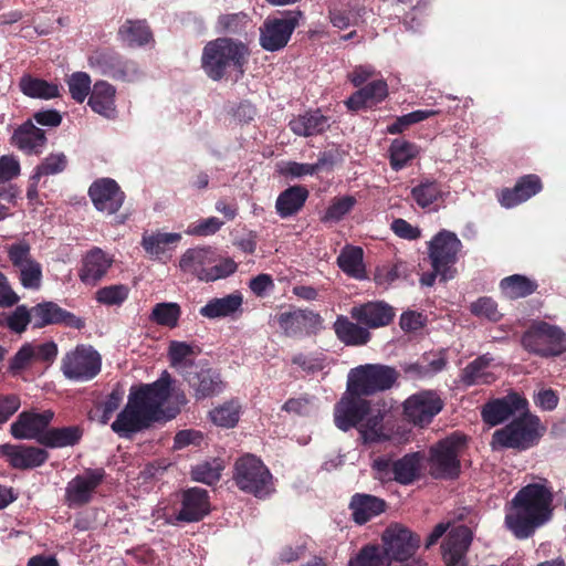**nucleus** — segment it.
<instances>
[{
  "label": "nucleus",
  "instance_id": "35",
  "mask_svg": "<svg viewBox=\"0 0 566 566\" xmlns=\"http://www.w3.org/2000/svg\"><path fill=\"white\" fill-rule=\"evenodd\" d=\"M308 191L303 186H292L281 192L275 202L276 212L281 218L297 213L304 206Z\"/></svg>",
  "mask_w": 566,
  "mask_h": 566
},
{
  "label": "nucleus",
  "instance_id": "5",
  "mask_svg": "<svg viewBox=\"0 0 566 566\" xmlns=\"http://www.w3.org/2000/svg\"><path fill=\"white\" fill-rule=\"evenodd\" d=\"M233 480L240 490L256 497H265L274 490L269 469L259 458L249 453L235 461Z\"/></svg>",
  "mask_w": 566,
  "mask_h": 566
},
{
  "label": "nucleus",
  "instance_id": "1",
  "mask_svg": "<svg viewBox=\"0 0 566 566\" xmlns=\"http://www.w3.org/2000/svg\"><path fill=\"white\" fill-rule=\"evenodd\" d=\"M187 402L184 391L172 390L171 377L164 371L153 384L130 389L127 403L112 423V430L127 438L155 421L175 418Z\"/></svg>",
  "mask_w": 566,
  "mask_h": 566
},
{
  "label": "nucleus",
  "instance_id": "8",
  "mask_svg": "<svg viewBox=\"0 0 566 566\" xmlns=\"http://www.w3.org/2000/svg\"><path fill=\"white\" fill-rule=\"evenodd\" d=\"M538 429V418L523 411L516 420L493 433L492 447L527 449L539 437Z\"/></svg>",
  "mask_w": 566,
  "mask_h": 566
},
{
  "label": "nucleus",
  "instance_id": "44",
  "mask_svg": "<svg viewBox=\"0 0 566 566\" xmlns=\"http://www.w3.org/2000/svg\"><path fill=\"white\" fill-rule=\"evenodd\" d=\"M242 406L238 399H231L213 408L209 412L211 421L222 428H233L237 426Z\"/></svg>",
  "mask_w": 566,
  "mask_h": 566
},
{
  "label": "nucleus",
  "instance_id": "28",
  "mask_svg": "<svg viewBox=\"0 0 566 566\" xmlns=\"http://www.w3.org/2000/svg\"><path fill=\"white\" fill-rule=\"evenodd\" d=\"M0 449L8 458L10 464L17 469L35 468L48 459V452L36 447L3 444Z\"/></svg>",
  "mask_w": 566,
  "mask_h": 566
},
{
  "label": "nucleus",
  "instance_id": "63",
  "mask_svg": "<svg viewBox=\"0 0 566 566\" xmlns=\"http://www.w3.org/2000/svg\"><path fill=\"white\" fill-rule=\"evenodd\" d=\"M471 312L476 316L486 317L490 321H499L501 317L496 303L489 297H481L470 306Z\"/></svg>",
  "mask_w": 566,
  "mask_h": 566
},
{
  "label": "nucleus",
  "instance_id": "37",
  "mask_svg": "<svg viewBox=\"0 0 566 566\" xmlns=\"http://www.w3.org/2000/svg\"><path fill=\"white\" fill-rule=\"evenodd\" d=\"M122 42L130 48L143 46L153 40L146 20H126L118 30Z\"/></svg>",
  "mask_w": 566,
  "mask_h": 566
},
{
  "label": "nucleus",
  "instance_id": "27",
  "mask_svg": "<svg viewBox=\"0 0 566 566\" xmlns=\"http://www.w3.org/2000/svg\"><path fill=\"white\" fill-rule=\"evenodd\" d=\"M216 261V254L210 247H197L188 249L179 260V266L185 273L195 275L198 280L205 281L208 269Z\"/></svg>",
  "mask_w": 566,
  "mask_h": 566
},
{
  "label": "nucleus",
  "instance_id": "21",
  "mask_svg": "<svg viewBox=\"0 0 566 566\" xmlns=\"http://www.w3.org/2000/svg\"><path fill=\"white\" fill-rule=\"evenodd\" d=\"M53 418V412L46 410L42 413L22 412L18 419L11 424V434L15 439H35L45 433V429Z\"/></svg>",
  "mask_w": 566,
  "mask_h": 566
},
{
  "label": "nucleus",
  "instance_id": "26",
  "mask_svg": "<svg viewBox=\"0 0 566 566\" xmlns=\"http://www.w3.org/2000/svg\"><path fill=\"white\" fill-rule=\"evenodd\" d=\"M542 190V181L536 175H526L517 180L515 186L502 189L499 193V201L504 208H513Z\"/></svg>",
  "mask_w": 566,
  "mask_h": 566
},
{
  "label": "nucleus",
  "instance_id": "20",
  "mask_svg": "<svg viewBox=\"0 0 566 566\" xmlns=\"http://www.w3.org/2000/svg\"><path fill=\"white\" fill-rule=\"evenodd\" d=\"M526 406V400L518 395H507L486 403L482 409V418L490 426H496L512 416L523 413Z\"/></svg>",
  "mask_w": 566,
  "mask_h": 566
},
{
  "label": "nucleus",
  "instance_id": "59",
  "mask_svg": "<svg viewBox=\"0 0 566 566\" xmlns=\"http://www.w3.org/2000/svg\"><path fill=\"white\" fill-rule=\"evenodd\" d=\"M237 263L230 258L216 259L213 263L209 265L206 282H213L220 279H224L237 271Z\"/></svg>",
  "mask_w": 566,
  "mask_h": 566
},
{
  "label": "nucleus",
  "instance_id": "57",
  "mask_svg": "<svg viewBox=\"0 0 566 566\" xmlns=\"http://www.w3.org/2000/svg\"><path fill=\"white\" fill-rule=\"evenodd\" d=\"M221 470L222 467L220 463L217 460H213L212 462H203L193 467L191 470V476L195 481L213 484L219 481Z\"/></svg>",
  "mask_w": 566,
  "mask_h": 566
},
{
  "label": "nucleus",
  "instance_id": "18",
  "mask_svg": "<svg viewBox=\"0 0 566 566\" xmlns=\"http://www.w3.org/2000/svg\"><path fill=\"white\" fill-rule=\"evenodd\" d=\"M472 532L464 525L450 530L442 544V557L447 566H467V552L472 542Z\"/></svg>",
  "mask_w": 566,
  "mask_h": 566
},
{
  "label": "nucleus",
  "instance_id": "6",
  "mask_svg": "<svg viewBox=\"0 0 566 566\" xmlns=\"http://www.w3.org/2000/svg\"><path fill=\"white\" fill-rule=\"evenodd\" d=\"M465 447V437L452 433L430 449L429 472L436 479H453L460 473V454Z\"/></svg>",
  "mask_w": 566,
  "mask_h": 566
},
{
  "label": "nucleus",
  "instance_id": "22",
  "mask_svg": "<svg viewBox=\"0 0 566 566\" xmlns=\"http://www.w3.org/2000/svg\"><path fill=\"white\" fill-rule=\"evenodd\" d=\"M31 316L34 327L39 328L45 325L59 323H63L77 329L84 326L83 319L62 310L59 305L52 302H45L32 307Z\"/></svg>",
  "mask_w": 566,
  "mask_h": 566
},
{
  "label": "nucleus",
  "instance_id": "47",
  "mask_svg": "<svg viewBox=\"0 0 566 566\" xmlns=\"http://www.w3.org/2000/svg\"><path fill=\"white\" fill-rule=\"evenodd\" d=\"M489 359L484 356L470 363L462 371V382L467 386L490 384L494 380L493 374L486 370Z\"/></svg>",
  "mask_w": 566,
  "mask_h": 566
},
{
  "label": "nucleus",
  "instance_id": "54",
  "mask_svg": "<svg viewBox=\"0 0 566 566\" xmlns=\"http://www.w3.org/2000/svg\"><path fill=\"white\" fill-rule=\"evenodd\" d=\"M67 164L64 154H51L35 168L33 179L40 180L43 176H51L62 172Z\"/></svg>",
  "mask_w": 566,
  "mask_h": 566
},
{
  "label": "nucleus",
  "instance_id": "40",
  "mask_svg": "<svg viewBox=\"0 0 566 566\" xmlns=\"http://www.w3.org/2000/svg\"><path fill=\"white\" fill-rule=\"evenodd\" d=\"M21 92L31 98L51 99L59 96V86L42 78L24 74L19 81Z\"/></svg>",
  "mask_w": 566,
  "mask_h": 566
},
{
  "label": "nucleus",
  "instance_id": "53",
  "mask_svg": "<svg viewBox=\"0 0 566 566\" xmlns=\"http://www.w3.org/2000/svg\"><path fill=\"white\" fill-rule=\"evenodd\" d=\"M124 398V390L119 387L114 388L106 399L96 406L95 412L102 424H106L113 413L119 408Z\"/></svg>",
  "mask_w": 566,
  "mask_h": 566
},
{
  "label": "nucleus",
  "instance_id": "25",
  "mask_svg": "<svg viewBox=\"0 0 566 566\" xmlns=\"http://www.w3.org/2000/svg\"><path fill=\"white\" fill-rule=\"evenodd\" d=\"M210 511L208 492L200 488H192L184 491L181 497V509L177 515V521L198 522Z\"/></svg>",
  "mask_w": 566,
  "mask_h": 566
},
{
  "label": "nucleus",
  "instance_id": "23",
  "mask_svg": "<svg viewBox=\"0 0 566 566\" xmlns=\"http://www.w3.org/2000/svg\"><path fill=\"white\" fill-rule=\"evenodd\" d=\"M112 264V256L94 248L83 256L78 277L84 284L94 286L106 275Z\"/></svg>",
  "mask_w": 566,
  "mask_h": 566
},
{
  "label": "nucleus",
  "instance_id": "33",
  "mask_svg": "<svg viewBox=\"0 0 566 566\" xmlns=\"http://www.w3.org/2000/svg\"><path fill=\"white\" fill-rule=\"evenodd\" d=\"M349 507L352 510L354 521L358 524H364L370 518L382 513L386 504L382 500L376 496L356 494L352 497Z\"/></svg>",
  "mask_w": 566,
  "mask_h": 566
},
{
  "label": "nucleus",
  "instance_id": "19",
  "mask_svg": "<svg viewBox=\"0 0 566 566\" xmlns=\"http://www.w3.org/2000/svg\"><path fill=\"white\" fill-rule=\"evenodd\" d=\"M280 327L287 336L316 333L322 328L323 318L312 311L296 310L279 315Z\"/></svg>",
  "mask_w": 566,
  "mask_h": 566
},
{
  "label": "nucleus",
  "instance_id": "13",
  "mask_svg": "<svg viewBox=\"0 0 566 566\" xmlns=\"http://www.w3.org/2000/svg\"><path fill=\"white\" fill-rule=\"evenodd\" d=\"M302 12L296 11L289 18L265 20L260 28L261 46L269 52L283 49L297 27Z\"/></svg>",
  "mask_w": 566,
  "mask_h": 566
},
{
  "label": "nucleus",
  "instance_id": "12",
  "mask_svg": "<svg viewBox=\"0 0 566 566\" xmlns=\"http://www.w3.org/2000/svg\"><path fill=\"white\" fill-rule=\"evenodd\" d=\"M105 478L103 469H88L74 476L65 488V503L69 507H78L92 501L96 489Z\"/></svg>",
  "mask_w": 566,
  "mask_h": 566
},
{
  "label": "nucleus",
  "instance_id": "38",
  "mask_svg": "<svg viewBox=\"0 0 566 566\" xmlns=\"http://www.w3.org/2000/svg\"><path fill=\"white\" fill-rule=\"evenodd\" d=\"M241 294L233 293L224 297L212 298L200 308V315L207 318H219L234 314L242 306Z\"/></svg>",
  "mask_w": 566,
  "mask_h": 566
},
{
  "label": "nucleus",
  "instance_id": "64",
  "mask_svg": "<svg viewBox=\"0 0 566 566\" xmlns=\"http://www.w3.org/2000/svg\"><path fill=\"white\" fill-rule=\"evenodd\" d=\"M380 564L379 549L376 546H365L353 557L348 566H378Z\"/></svg>",
  "mask_w": 566,
  "mask_h": 566
},
{
  "label": "nucleus",
  "instance_id": "34",
  "mask_svg": "<svg viewBox=\"0 0 566 566\" xmlns=\"http://www.w3.org/2000/svg\"><path fill=\"white\" fill-rule=\"evenodd\" d=\"M385 412L380 409H375L373 405L369 406L368 412L360 421L357 429L365 442H378L389 438L384 427Z\"/></svg>",
  "mask_w": 566,
  "mask_h": 566
},
{
  "label": "nucleus",
  "instance_id": "56",
  "mask_svg": "<svg viewBox=\"0 0 566 566\" xmlns=\"http://www.w3.org/2000/svg\"><path fill=\"white\" fill-rule=\"evenodd\" d=\"M129 289L124 284L109 285L96 292V301L108 305H120L128 297Z\"/></svg>",
  "mask_w": 566,
  "mask_h": 566
},
{
  "label": "nucleus",
  "instance_id": "52",
  "mask_svg": "<svg viewBox=\"0 0 566 566\" xmlns=\"http://www.w3.org/2000/svg\"><path fill=\"white\" fill-rule=\"evenodd\" d=\"M356 198L353 196H343L334 198L327 207L323 222H338L342 220L356 205Z\"/></svg>",
  "mask_w": 566,
  "mask_h": 566
},
{
  "label": "nucleus",
  "instance_id": "32",
  "mask_svg": "<svg viewBox=\"0 0 566 566\" xmlns=\"http://www.w3.org/2000/svg\"><path fill=\"white\" fill-rule=\"evenodd\" d=\"M291 130L302 137L318 135L329 127V120L318 111L307 112L290 120Z\"/></svg>",
  "mask_w": 566,
  "mask_h": 566
},
{
  "label": "nucleus",
  "instance_id": "31",
  "mask_svg": "<svg viewBox=\"0 0 566 566\" xmlns=\"http://www.w3.org/2000/svg\"><path fill=\"white\" fill-rule=\"evenodd\" d=\"M115 87L105 81H98L92 88L88 98L91 108L107 118H114L116 115Z\"/></svg>",
  "mask_w": 566,
  "mask_h": 566
},
{
  "label": "nucleus",
  "instance_id": "29",
  "mask_svg": "<svg viewBox=\"0 0 566 566\" xmlns=\"http://www.w3.org/2000/svg\"><path fill=\"white\" fill-rule=\"evenodd\" d=\"M45 142L44 132L30 122L19 126L12 136L13 145L28 155L40 154Z\"/></svg>",
  "mask_w": 566,
  "mask_h": 566
},
{
  "label": "nucleus",
  "instance_id": "10",
  "mask_svg": "<svg viewBox=\"0 0 566 566\" xmlns=\"http://www.w3.org/2000/svg\"><path fill=\"white\" fill-rule=\"evenodd\" d=\"M461 249L460 239L448 230L438 232L429 242L428 250L432 269L440 273L442 280L451 277L449 275L450 266L457 262Z\"/></svg>",
  "mask_w": 566,
  "mask_h": 566
},
{
  "label": "nucleus",
  "instance_id": "43",
  "mask_svg": "<svg viewBox=\"0 0 566 566\" xmlns=\"http://www.w3.org/2000/svg\"><path fill=\"white\" fill-rule=\"evenodd\" d=\"M337 264L347 275L361 280L365 277L363 250L358 247H346L337 258Z\"/></svg>",
  "mask_w": 566,
  "mask_h": 566
},
{
  "label": "nucleus",
  "instance_id": "36",
  "mask_svg": "<svg viewBox=\"0 0 566 566\" xmlns=\"http://www.w3.org/2000/svg\"><path fill=\"white\" fill-rule=\"evenodd\" d=\"M334 331L337 338L347 346H361L369 342L370 333L367 328L339 316L334 323Z\"/></svg>",
  "mask_w": 566,
  "mask_h": 566
},
{
  "label": "nucleus",
  "instance_id": "9",
  "mask_svg": "<svg viewBox=\"0 0 566 566\" xmlns=\"http://www.w3.org/2000/svg\"><path fill=\"white\" fill-rule=\"evenodd\" d=\"M102 367L101 355L92 346L78 345L67 352L61 360V371L73 381H87L98 375Z\"/></svg>",
  "mask_w": 566,
  "mask_h": 566
},
{
  "label": "nucleus",
  "instance_id": "11",
  "mask_svg": "<svg viewBox=\"0 0 566 566\" xmlns=\"http://www.w3.org/2000/svg\"><path fill=\"white\" fill-rule=\"evenodd\" d=\"M403 416L415 426L424 427L441 412L444 401L436 390H421L403 401Z\"/></svg>",
  "mask_w": 566,
  "mask_h": 566
},
{
  "label": "nucleus",
  "instance_id": "48",
  "mask_svg": "<svg viewBox=\"0 0 566 566\" xmlns=\"http://www.w3.org/2000/svg\"><path fill=\"white\" fill-rule=\"evenodd\" d=\"M390 165L394 170H400L419 155V148L409 142L395 139L390 145Z\"/></svg>",
  "mask_w": 566,
  "mask_h": 566
},
{
  "label": "nucleus",
  "instance_id": "50",
  "mask_svg": "<svg viewBox=\"0 0 566 566\" xmlns=\"http://www.w3.org/2000/svg\"><path fill=\"white\" fill-rule=\"evenodd\" d=\"M181 315L179 304L175 302L158 303L153 307L149 319L158 325L174 328Z\"/></svg>",
  "mask_w": 566,
  "mask_h": 566
},
{
  "label": "nucleus",
  "instance_id": "7",
  "mask_svg": "<svg viewBox=\"0 0 566 566\" xmlns=\"http://www.w3.org/2000/svg\"><path fill=\"white\" fill-rule=\"evenodd\" d=\"M522 346L541 357L559 356L566 352V334L555 325L538 322L523 334Z\"/></svg>",
  "mask_w": 566,
  "mask_h": 566
},
{
  "label": "nucleus",
  "instance_id": "45",
  "mask_svg": "<svg viewBox=\"0 0 566 566\" xmlns=\"http://www.w3.org/2000/svg\"><path fill=\"white\" fill-rule=\"evenodd\" d=\"M500 286L505 297L515 300L535 292L537 284L526 276L514 274L503 279Z\"/></svg>",
  "mask_w": 566,
  "mask_h": 566
},
{
  "label": "nucleus",
  "instance_id": "15",
  "mask_svg": "<svg viewBox=\"0 0 566 566\" xmlns=\"http://www.w3.org/2000/svg\"><path fill=\"white\" fill-rule=\"evenodd\" d=\"M382 541L387 558L400 562L412 556L420 544L419 537L398 524L387 527L382 534Z\"/></svg>",
  "mask_w": 566,
  "mask_h": 566
},
{
  "label": "nucleus",
  "instance_id": "2",
  "mask_svg": "<svg viewBox=\"0 0 566 566\" xmlns=\"http://www.w3.org/2000/svg\"><path fill=\"white\" fill-rule=\"evenodd\" d=\"M554 494L546 480L523 486L505 509V526L518 539L531 537L553 517Z\"/></svg>",
  "mask_w": 566,
  "mask_h": 566
},
{
  "label": "nucleus",
  "instance_id": "39",
  "mask_svg": "<svg viewBox=\"0 0 566 566\" xmlns=\"http://www.w3.org/2000/svg\"><path fill=\"white\" fill-rule=\"evenodd\" d=\"M168 356L170 366L178 370L184 377L186 373L195 369L193 358L196 356L195 347L185 342L172 340L169 344Z\"/></svg>",
  "mask_w": 566,
  "mask_h": 566
},
{
  "label": "nucleus",
  "instance_id": "17",
  "mask_svg": "<svg viewBox=\"0 0 566 566\" xmlns=\"http://www.w3.org/2000/svg\"><path fill=\"white\" fill-rule=\"evenodd\" d=\"M88 195L94 207L107 214L117 212L125 200V195L117 182L109 178L94 181L88 189Z\"/></svg>",
  "mask_w": 566,
  "mask_h": 566
},
{
  "label": "nucleus",
  "instance_id": "16",
  "mask_svg": "<svg viewBox=\"0 0 566 566\" xmlns=\"http://www.w3.org/2000/svg\"><path fill=\"white\" fill-rule=\"evenodd\" d=\"M184 378L197 400L220 395L226 388L220 373L207 366L196 365Z\"/></svg>",
  "mask_w": 566,
  "mask_h": 566
},
{
  "label": "nucleus",
  "instance_id": "60",
  "mask_svg": "<svg viewBox=\"0 0 566 566\" xmlns=\"http://www.w3.org/2000/svg\"><path fill=\"white\" fill-rule=\"evenodd\" d=\"M249 22V17L243 12L223 14L218 19L220 30L229 33L242 31Z\"/></svg>",
  "mask_w": 566,
  "mask_h": 566
},
{
  "label": "nucleus",
  "instance_id": "58",
  "mask_svg": "<svg viewBox=\"0 0 566 566\" xmlns=\"http://www.w3.org/2000/svg\"><path fill=\"white\" fill-rule=\"evenodd\" d=\"M438 114L437 111L433 109H419L411 112L409 114L402 115L398 117L395 123H392L390 126L387 127V132L389 134H400L402 133L408 126L422 122L433 115Z\"/></svg>",
  "mask_w": 566,
  "mask_h": 566
},
{
  "label": "nucleus",
  "instance_id": "3",
  "mask_svg": "<svg viewBox=\"0 0 566 566\" xmlns=\"http://www.w3.org/2000/svg\"><path fill=\"white\" fill-rule=\"evenodd\" d=\"M249 54L248 46L242 42L219 38L205 45L201 57L202 69L213 81L224 77L238 81L244 74Z\"/></svg>",
  "mask_w": 566,
  "mask_h": 566
},
{
  "label": "nucleus",
  "instance_id": "14",
  "mask_svg": "<svg viewBox=\"0 0 566 566\" xmlns=\"http://www.w3.org/2000/svg\"><path fill=\"white\" fill-rule=\"evenodd\" d=\"M363 395H356L346 388V392L335 405L334 421L338 429L347 431L357 428L366 412L369 410L370 401Z\"/></svg>",
  "mask_w": 566,
  "mask_h": 566
},
{
  "label": "nucleus",
  "instance_id": "4",
  "mask_svg": "<svg viewBox=\"0 0 566 566\" xmlns=\"http://www.w3.org/2000/svg\"><path fill=\"white\" fill-rule=\"evenodd\" d=\"M399 377L398 370L382 364H365L352 368L347 376V388L356 395L371 396L389 390Z\"/></svg>",
  "mask_w": 566,
  "mask_h": 566
},
{
  "label": "nucleus",
  "instance_id": "61",
  "mask_svg": "<svg viewBox=\"0 0 566 566\" xmlns=\"http://www.w3.org/2000/svg\"><path fill=\"white\" fill-rule=\"evenodd\" d=\"M277 171L285 177L302 178L315 175V167H313V164L283 161L277 165Z\"/></svg>",
  "mask_w": 566,
  "mask_h": 566
},
{
  "label": "nucleus",
  "instance_id": "55",
  "mask_svg": "<svg viewBox=\"0 0 566 566\" xmlns=\"http://www.w3.org/2000/svg\"><path fill=\"white\" fill-rule=\"evenodd\" d=\"M91 77L85 72H75L67 80V86L72 98L83 103L91 91Z\"/></svg>",
  "mask_w": 566,
  "mask_h": 566
},
{
  "label": "nucleus",
  "instance_id": "30",
  "mask_svg": "<svg viewBox=\"0 0 566 566\" xmlns=\"http://www.w3.org/2000/svg\"><path fill=\"white\" fill-rule=\"evenodd\" d=\"M388 96V85L384 80H377L355 92L347 101L349 109L358 111L371 107Z\"/></svg>",
  "mask_w": 566,
  "mask_h": 566
},
{
  "label": "nucleus",
  "instance_id": "42",
  "mask_svg": "<svg viewBox=\"0 0 566 566\" xmlns=\"http://www.w3.org/2000/svg\"><path fill=\"white\" fill-rule=\"evenodd\" d=\"M88 64L101 74L114 78L116 74L120 73L119 65L123 64V59L113 51L96 50L90 55Z\"/></svg>",
  "mask_w": 566,
  "mask_h": 566
},
{
  "label": "nucleus",
  "instance_id": "41",
  "mask_svg": "<svg viewBox=\"0 0 566 566\" xmlns=\"http://www.w3.org/2000/svg\"><path fill=\"white\" fill-rule=\"evenodd\" d=\"M82 436L77 427H64L45 430L39 442L49 448H63L75 444Z\"/></svg>",
  "mask_w": 566,
  "mask_h": 566
},
{
  "label": "nucleus",
  "instance_id": "49",
  "mask_svg": "<svg viewBox=\"0 0 566 566\" xmlns=\"http://www.w3.org/2000/svg\"><path fill=\"white\" fill-rule=\"evenodd\" d=\"M180 239L179 233L156 232L144 235L142 243L147 253L159 258L168 250L169 245L178 243Z\"/></svg>",
  "mask_w": 566,
  "mask_h": 566
},
{
  "label": "nucleus",
  "instance_id": "46",
  "mask_svg": "<svg viewBox=\"0 0 566 566\" xmlns=\"http://www.w3.org/2000/svg\"><path fill=\"white\" fill-rule=\"evenodd\" d=\"M422 457L419 453H409L401 459L394 461L396 481L401 484H409L419 475Z\"/></svg>",
  "mask_w": 566,
  "mask_h": 566
},
{
  "label": "nucleus",
  "instance_id": "24",
  "mask_svg": "<svg viewBox=\"0 0 566 566\" xmlns=\"http://www.w3.org/2000/svg\"><path fill=\"white\" fill-rule=\"evenodd\" d=\"M350 316L357 323L369 328H378L388 325L392 321L395 312L385 302H368L354 306L350 310Z\"/></svg>",
  "mask_w": 566,
  "mask_h": 566
},
{
  "label": "nucleus",
  "instance_id": "51",
  "mask_svg": "<svg viewBox=\"0 0 566 566\" xmlns=\"http://www.w3.org/2000/svg\"><path fill=\"white\" fill-rule=\"evenodd\" d=\"M411 196L419 207L427 208L442 197V190L436 180L426 179L411 189Z\"/></svg>",
  "mask_w": 566,
  "mask_h": 566
},
{
  "label": "nucleus",
  "instance_id": "62",
  "mask_svg": "<svg viewBox=\"0 0 566 566\" xmlns=\"http://www.w3.org/2000/svg\"><path fill=\"white\" fill-rule=\"evenodd\" d=\"M34 355L32 350V343L24 344L10 360V370L12 374H18L34 364Z\"/></svg>",
  "mask_w": 566,
  "mask_h": 566
}]
</instances>
